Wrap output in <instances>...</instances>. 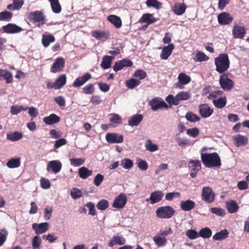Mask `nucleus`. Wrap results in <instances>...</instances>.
Listing matches in <instances>:
<instances>
[{
	"mask_svg": "<svg viewBox=\"0 0 249 249\" xmlns=\"http://www.w3.org/2000/svg\"><path fill=\"white\" fill-rule=\"evenodd\" d=\"M216 71L222 73L228 70L230 66V60L227 53H221L214 58Z\"/></svg>",
	"mask_w": 249,
	"mask_h": 249,
	"instance_id": "2",
	"label": "nucleus"
},
{
	"mask_svg": "<svg viewBox=\"0 0 249 249\" xmlns=\"http://www.w3.org/2000/svg\"><path fill=\"white\" fill-rule=\"evenodd\" d=\"M229 232L226 229L216 233L213 237L214 241H219L226 239L229 235Z\"/></svg>",
	"mask_w": 249,
	"mask_h": 249,
	"instance_id": "34",
	"label": "nucleus"
},
{
	"mask_svg": "<svg viewBox=\"0 0 249 249\" xmlns=\"http://www.w3.org/2000/svg\"><path fill=\"white\" fill-rule=\"evenodd\" d=\"M32 229L35 231L36 234H41L45 232L49 229V224L47 222L40 224L34 223L32 225Z\"/></svg>",
	"mask_w": 249,
	"mask_h": 249,
	"instance_id": "21",
	"label": "nucleus"
},
{
	"mask_svg": "<svg viewBox=\"0 0 249 249\" xmlns=\"http://www.w3.org/2000/svg\"><path fill=\"white\" fill-rule=\"evenodd\" d=\"M27 107H24L22 106H13L10 107V111L12 114L17 115L23 110H26Z\"/></svg>",
	"mask_w": 249,
	"mask_h": 249,
	"instance_id": "48",
	"label": "nucleus"
},
{
	"mask_svg": "<svg viewBox=\"0 0 249 249\" xmlns=\"http://www.w3.org/2000/svg\"><path fill=\"white\" fill-rule=\"evenodd\" d=\"M133 164L132 160L127 158L123 159L121 162V166L125 169H131L133 167Z\"/></svg>",
	"mask_w": 249,
	"mask_h": 249,
	"instance_id": "49",
	"label": "nucleus"
},
{
	"mask_svg": "<svg viewBox=\"0 0 249 249\" xmlns=\"http://www.w3.org/2000/svg\"><path fill=\"white\" fill-rule=\"evenodd\" d=\"M127 200L126 195L124 193H121L114 199L112 207L116 209H122L125 205Z\"/></svg>",
	"mask_w": 249,
	"mask_h": 249,
	"instance_id": "9",
	"label": "nucleus"
},
{
	"mask_svg": "<svg viewBox=\"0 0 249 249\" xmlns=\"http://www.w3.org/2000/svg\"><path fill=\"white\" fill-rule=\"evenodd\" d=\"M20 164V159L19 158H13L8 161L6 163V166L9 168H15L19 167Z\"/></svg>",
	"mask_w": 249,
	"mask_h": 249,
	"instance_id": "37",
	"label": "nucleus"
},
{
	"mask_svg": "<svg viewBox=\"0 0 249 249\" xmlns=\"http://www.w3.org/2000/svg\"><path fill=\"white\" fill-rule=\"evenodd\" d=\"M95 91L94 85L89 84L85 86L82 89V92L85 94H92Z\"/></svg>",
	"mask_w": 249,
	"mask_h": 249,
	"instance_id": "52",
	"label": "nucleus"
},
{
	"mask_svg": "<svg viewBox=\"0 0 249 249\" xmlns=\"http://www.w3.org/2000/svg\"><path fill=\"white\" fill-rule=\"evenodd\" d=\"M202 199L207 203H212L215 199V194L210 187H204L202 190Z\"/></svg>",
	"mask_w": 249,
	"mask_h": 249,
	"instance_id": "6",
	"label": "nucleus"
},
{
	"mask_svg": "<svg viewBox=\"0 0 249 249\" xmlns=\"http://www.w3.org/2000/svg\"><path fill=\"white\" fill-rule=\"evenodd\" d=\"M126 242L125 238L119 236H114L112 239L108 243V246L110 247H113L115 245H122Z\"/></svg>",
	"mask_w": 249,
	"mask_h": 249,
	"instance_id": "31",
	"label": "nucleus"
},
{
	"mask_svg": "<svg viewBox=\"0 0 249 249\" xmlns=\"http://www.w3.org/2000/svg\"><path fill=\"white\" fill-rule=\"evenodd\" d=\"M92 173V170H89L86 167H82L78 170V175L80 178L86 179L91 176Z\"/></svg>",
	"mask_w": 249,
	"mask_h": 249,
	"instance_id": "33",
	"label": "nucleus"
},
{
	"mask_svg": "<svg viewBox=\"0 0 249 249\" xmlns=\"http://www.w3.org/2000/svg\"><path fill=\"white\" fill-rule=\"evenodd\" d=\"M164 194L161 191H156L151 193L150 197L147 198V202L150 201L151 204L158 203L162 200Z\"/></svg>",
	"mask_w": 249,
	"mask_h": 249,
	"instance_id": "16",
	"label": "nucleus"
},
{
	"mask_svg": "<svg viewBox=\"0 0 249 249\" xmlns=\"http://www.w3.org/2000/svg\"><path fill=\"white\" fill-rule=\"evenodd\" d=\"M91 35L93 37L99 40H106L110 37L108 31L95 30L92 32Z\"/></svg>",
	"mask_w": 249,
	"mask_h": 249,
	"instance_id": "17",
	"label": "nucleus"
},
{
	"mask_svg": "<svg viewBox=\"0 0 249 249\" xmlns=\"http://www.w3.org/2000/svg\"><path fill=\"white\" fill-rule=\"evenodd\" d=\"M151 109L157 111L161 108H168V106L161 98L156 97L151 100L149 102Z\"/></svg>",
	"mask_w": 249,
	"mask_h": 249,
	"instance_id": "7",
	"label": "nucleus"
},
{
	"mask_svg": "<svg viewBox=\"0 0 249 249\" xmlns=\"http://www.w3.org/2000/svg\"><path fill=\"white\" fill-rule=\"evenodd\" d=\"M0 77H3L7 84L11 83L13 81L12 73L6 70L0 69Z\"/></svg>",
	"mask_w": 249,
	"mask_h": 249,
	"instance_id": "32",
	"label": "nucleus"
},
{
	"mask_svg": "<svg viewBox=\"0 0 249 249\" xmlns=\"http://www.w3.org/2000/svg\"><path fill=\"white\" fill-rule=\"evenodd\" d=\"M213 112V109L211 108L207 104H202L199 106V112L204 118L210 117Z\"/></svg>",
	"mask_w": 249,
	"mask_h": 249,
	"instance_id": "18",
	"label": "nucleus"
},
{
	"mask_svg": "<svg viewBox=\"0 0 249 249\" xmlns=\"http://www.w3.org/2000/svg\"><path fill=\"white\" fill-rule=\"evenodd\" d=\"M219 84L222 89L224 90H230L234 86V82L232 80L228 78V74L224 73L220 76Z\"/></svg>",
	"mask_w": 249,
	"mask_h": 249,
	"instance_id": "5",
	"label": "nucleus"
},
{
	"mask_svg": "<svg viewBox=\"0 0 249 249\" xmlns=\"http://www.w3.org/2000/svg\"><path fill=\"white\" fill-rule=\"evenodd\" d=\"M188 168L194 172H198L201 168V162L198 160H190L188 164Z\"/></svg>",
	"mask_w": 249,
	"mask_h": 249,
	"instance_id": "29",
	"label": "nucleus"
},
{
	"mask_svg": "<svg viewBox=\"0 0 249 249\" xmlns=\"http://www.w3.org/2000/svg\"><path fill=\"white\" fill-rule=\"evenodd\" d=\"M41 243V239L39 236H34L33 238L32 243L33 249H39L40 247Z\"/></svg>",
	"mask_w": 249,
	"mask_h": 249,
	"instance_id": "55",
	"label": "nucleus"
},
{
	"mask_svg": "<svg viewBox=\"0 0 249 249\" xmlns=\"http://www.w3.org/2000/svg\"><path fill=\"white\" fill-rule=\"evenodd\" d=\"M71 196L72 198L76 199L82 196V193L80 189L73 188L71 192Z\"/></svg>",
	"mask_w": 249,
	"mask_h": 249,
	"instance_id": "54",
	"label": "nucleus"
},
{
	"mask_svg": "<svg viewBox=\"0 0 249 249\" xmlns=\"http://www.w3.org/2000/svg\"><path fill=\"white\" fill-rule=\"evenodd\" d=\"M106 140L109 143H121L124 141L122 135L115 133H108L106 135Z\"/></svg>",
	"mask_w": 249,
	"mask_h": 249,
	"instance_id": "13",
	"label": "nucleus"
},
{
	"mask_svg": "<svg viewBox=\"0 0 249 249\" xmlns=\"http://www.w3.org/2000/svg\"><path fill=\"white\" fill-rule=\"evenodd\" d=\"M233 18L231 15L227 12H222L217 17L218 23L222 25L230 24L233 21Z\"/></svg>",
	"mask_w": 249,
	"mask_h": 249,
	"instance_id": "11",
	"label": "nucleus"
},
{
	"mask_svg": "<svg viewBox=\"0 0 249 249\" xmlns=\"http://www.w3.org/2000/svg\"><path fill=\"white\" fill-rule=\"evenodd\" d=\"M212 234L211 230L207 227L202 228L198 232V236L203 238H209Z\"/></svg>",
	"mask_w": 249,
	"mask_h": 249,
	"instance_id": "41",
	"label": "nucleus"
},
{
	"mask_svg": "<svg viewBox=\"0 0 249 249\" xmlns=\"http://www.w3.org/2000/svg\"><path fill=\"white\" fill-rule=\"evenodd\" d=\"M186 9V5L181 2L176 3L173 7V11L177 15H181L183 14Z\"/></svg>",
	"mask_w": 249,
	"mask_h": 249,
	"instance_id": "25",
	"label": "nucleus"
},
{
	"mask_svg": "<svg viewBox=\"0 0 249 249\" xmlns=\"http://www.w3.org/2000/svg\"><path fill=\"white\" fill-rule=\"evenodd\" d=\"M50 3L52 11L55 14H58L61 11V6L58 0H48Z\"/></svg>",
	"mask_w": 249,
	"mask_h": 249,
	"instance_id": "38",
	"label": "nucleus"
},
{
	"mask_svg": "<svg viewBox=\"0 0 249 249\" xmlns=\"http://www.w3.org/2000/svg\"><path fill=\"white\" fill-rule=\"evenodd\" d=\"M145 147L147 150L150 152H154L158 149V146L155 144H153L150 140L147 141L145 144Z\"/></svg>",
	"mask_w": 249,
	"mask_h": 249,
	"instance_id": "60",
	"label": "nucleus"
},
{
	"mask_svg": "<svg viewBox=\"0 0 249 249\" xmlns=\"http://www.w3.org/2000/svg\"><path fill=\"white\" fill-rule=\"evenodd\" d=\"M62 164L59 160H53L48 162L47 166L48 172L52 171L54 174H57L62 169Z\"/></svg>",
	"mask_w": 249,
	"mask_h": 249,
	"instance_id": "12",
	"label": "nucleus"
},
{
	"mask_svg": "<svg viewBox=\"0 0 249 249\" xmlns=\"http://www.w3.org/2000/svg\"><path fill=\"white\" fill-rule=\"evenodd\" d=\"M28 20L34 24L37 23V26L44 24L46 22L45 16L41 11H35L28 13Z\"/></svg>",
	"mask_w": 249,
	"mask_h": 249,
	"instance_id": "3",
	"label": "nucleus"
},
{
	"mask_svg": "<svg viewBox=\"0 0 249 249\" xmlns=\"http://www.w3.org/2000/svg\"><path fill=\"white\" fill-rule=\"evenodd\" d=\"M22 137L21 133L18 132H15L7 134V139L11 141H17L21 139Z\"/></svg>",
	"mask_w": 249,
	"mask_h": 249,
	"instance_id": "46",
	"label": "nucleus"
},
{
	"mask_svg": "<svg viewBox=\"0 0 249 249\" xmlns=\"http://www.w3.org/2000/svg\"><path fill=\"white\" fill-rule=\"evenodd\" d=\"M133 76L138 78L139 80H142L146 77L147 74L146 72L142 70H137L135 71Z\"/></svg>",
	"mask_w": 249,
	"mask_h": 249,
	"instance_id": "56",
	"label": "nucleus"
},
{
	"mask_svg": "<svg viewBox=\"0 0 249 249\" xmlns=\"http://www.w3.org/2000/svg\"><path fill=\"white\" fill-rule=\"evenodd\" d=\"M232 34L235 38H243L246 34V29L243 26L234 23L232 29Z\"/></svg>",
	"mask_w": 249,
	"mask_h": 249,
	"instance_id": "8",
	"label": "nucleus"
},
{
	"mask_svg": "<svg viewBox=\"0 0 249 249\" xmlns=\"http://www.w3.org/2000/svg\"><path fill=\"white\" fill-rule=\"evenodd\" d=\"M108 202L105 199L100 200L97 204L96 207L98 210H105L108 207Z\"/></svg>",
	"mask_w": 249,
	"mask_h": 249,
	"instance_id": "57",
	"label": "nucleus"
},
{
	"mask_svg": "<svg viewBox=\"0 0 249 249\" xmlns=\"http://www.w3.org/2000/svg\"><path fill=\"white\" fill-rule=\"evenodd\" d=\"M185 117L188 121L191 122H196L200 120V118L199 116L191 112H188Z\"/></svg>",
	"mask_w": 249,
	"mask_h": 249,
	"instance_id": "53",
	"label": "nucleus"
},
{
	"mask_svg": "<svg viewBox=\"0 0 249 249\" xmlns=\"http://www.w3.org/2000/svg\"><path fill=\"white\" fill-rule=\"evenodd\" d=\"M13 14L8 11L0 12V21H9L11 20Z\"/></svg>",
	"mask_w": 249,
	"mask_h": 249,
	"instance_id": "45",
	"label": "nucleus"
},
{
	"mask_svg": "<svg viewBox=\"0 0 249 249\" xmlns=\"http://www.w3.org/2000/svg\"><path fill=\"white\" fill-rule=\"evenodd\" d=\"M186 235L191 240L196 239L199 237L198 232L194 230H189L186 231Z\"/></svg>",
	"mask_w": 249,
	"mask_h": 249,
	"instance_id": "58",
	"label": "nucleus"
},
{
	"mask_svg": "<svg viewBox=\"0 0 249 249\" xmlns=\"http://www.w3.org/2000/svg\"><path fill=\"white\" fill-rule=\"evenodd\" d=\"M178 82L175 84V86L177 88L182 89L184 87V85L189 83L191 81V78L189 75H186L183 72L179 74L178 76Z\"/></svg>",
	"mask_w": 249,
	"mask_h": 249,
	"instance_id": "15",
	"label": "nucleus"
},
{
	"mask_svg": "<svg viewBox=\"0 0 249 249\" xmlns=\"http://www.w3.org/2000/svg\"><path fill=\"white\" fill-rule=\"evenodd\" d=\"M104 177L101 174H98L94 178L93 183L94 185L98 187L104 180Z\"/></svg>",
	"mask_w": 249,
	"mask_h": 249,
	"instance_id": "62",
	"label": "nucleus"
},
{
	"mask_svg": "<svg viewBox=\"0 0 249 249\" xmlns=\"http://www.w3.org/2000/svg\"><path fill=\"white\" fill-rule=\"evenodd\" d=\"M8 234V231L5 230H1L0 231V247H1L6 240Z\"/></svg>",
	"mask_w": 249,
	"mask_h": 249,
	"instance_id": "64",
	"label": "nucleus"
},
{
	"mask_svg": "<svg viewBox=\"0 0 249 249\" xmlns=\"http://www.w3.org/2000/svg\"><path fill=\"white\" fill-rule=\"evenodd\" d=\"M44 123L47 125H52L60 122V118L55 114H51L49 116L43 119Z\"/></svg>",
	"mask_w": 249,
	"mask_h": 249,
	"instance_id": "26",
	"label": "nucleus"
},
{
	"mask_svg": "<svg viewBox=\"0 0 249 249\" xmlns=\"http://www.w3.org/2000/svg\"><path fill=\"white\" fill-rule=\"evenodd\" d=\"M55 37L52 35H43L42 37V43L45 48L48 47L51 43L55 41Z\"/></svg>",
	"mask_w": 249,
	"mask_h": 249,
	"instance_id": "35",
	"label": "nucleus"
},
{
	"mask_svg": "<svg viewBox=\"0 0 249 249\" xmlns=\"http://www.w3.org/2000/svg\"><path fill=\"white\" fill-rule=\"evenodd\" d=\"M107 20L117 29H119L122 27V20L120 17L116 15H110L108 16Z\"/></svg>",
	"mask_w": 249,
	"mask_h": 249,
	"instance_id": "22",
	"label": "nucleus"
},
{
	"mask_svg": "<svg viewBox=\"0 0 249 249\" xmlns=\"http://www.w3.org/2000/svg\"><path fill=\"white\" fill-rule=\"evenodd\" d=\"M226 207L230 213L236 212L239 208L237 203L234 200H230L226 202Z\"/></svg>",
	"mask_w": 249,
	"mask_h": 249,
	"instance_id": "30",
	"label": "nucleus"
},
{
	"mask_svg": "<svg viewBox=\"0 0 249 249\" xmlns=\"http://www.w3.org/2000/svg\"><path fill=\"white\" fill-rule=\"evenodd\" d=\"M91 75L89 73H87L82 76L78 77L74 81L72 86L75 88H80L91 79Z\"/></svg>",
	"mask_w": 249,
	"mask_h": 249,
	"instance_id": "19",
	"label": "nucleus"
},
{
	"mask_svg": "<svg viewBox=\"0 0 249 249\" xmlns=\"http://www.w3.org/2000/svg\"><path fill=\"white\" fill-rule=\"evenodd\" d=\"M137 165L139 169L142 171H145L148 168L147 163L141 159H138L137 160Z\"/></svg>",
	"mask_w": 249,
	"mask_h": 249,
	"instance_id": "59",
	"label": "nucleus"
},
{
	"mask_svg": "<svg viewBox=\"0 0 249 249\" xmlns=\"http://www.w3.org/2000/svg\"><path fill=\"white\" fill-rule=\"evenodd\" d=\"M178 103L180 101L187 100L190 98L191 95L187 91H180L176 95Z\"/></svg>",
	"mask_w": 249,
	"mask_h": 249,
	"instance_id": "47",
	"label": "nucleus"
},
{
	"mask_svg": "<svg viewBox=\"0 0 249 249\" xmlns=\"http://www.w3.org/2000/svg\"><path fill=\"white\" fill-rule=\"evenodd\" d=\"M166 101L170 105L178 106V105L176 96L174 97L173 95L170 94L166 97Z\"/></svg>",
	"mask_w": 249,
	"mask_h": 249,
	"instance_id": "61",
	"label": "nucleus"
},
{
	"mask_svg": "<svg viewBox=\"0 0 249 249\" xmlns=\"http://www.w3.org/2000/svg\"><path fill=\"white\" fill-rule=\"evenodd\" d=\"M146 4L149 7H152L158 9L160 8L162 3L158 0H147Z\"/></svg>",
	"mask_w": 249,
	"mask_h": 249,
	"instance_id": "50",
	"label": "nucleus"
},
{
	"mask_svg": "<svg viewBox=\"0 0 249 249\" xmlns=\"http://www.w3.org/2000/svg\"><path fill=\"white\" fill-rule=\"evenodd\" d=\"M157 20V19L153 17V14L146 13L142 15L139 22L141 23H146L148 25H150L155 23Z\"/></svg>",
	"mask_w": 249,
	"mask_h": 249,
	"instance_id": "28",
	"label": "nucleus"
},
{
	"mask_svg": "<svg viewBox=\"0 0 249 249\" xmlns=\"http://www.w3.org/2000/svg\"><path fill=\"white\" fill-rule=\"evenodd\" d=\"M126 86L129 89H133L140 85L141 82L139 80L134 78H130L125 82Z\"/></svg>",
	"mask_w": 249,
	"mask_h": 249,
	"instance_id": "44",
	"label": "nucleus"
},
{
	"mask_svg": "<svg viewBox=\"0 0 249 249\" xmlns=\"http://www.w3.org/2000/svg\"><path fill=\"white\" fill-rule=\"evenodd\" d=\"M186 133L187 135L192 137L196 138L199 135V130L198 128L194 127L187 129L186 131Z\"/></svg>",
	"mask_w": 249,
	"mask_h": 249,
	"instance_id": "63",
	"label": "nucleus"
},
{
	"mask_svg": "<svg viewBox=\"0 0 249 249\" xmlns=\"http://www.w3.org/2000/svg\"><path fill=\"white\" fill-rule=\"evenodd\" d=\"M232 140L234 144L236 147L245 146L248 143L249 139L247 136L238 134L233 136Z\"/></svg>",
	"mask_w": 249,
	"mask_h": 249,
	"instance_id": "20",
	"label": "nucleus"
},
{
	"mask_svg": "<svg viewBox=\"0 0 249 249\" xmlns=\"http://www.w3.org/2000/svg\"><path fill=\"white\" fill-rule=\"evenodd\" d=\"M66 83V75L65 74H61L55 80L54 84L57 89H58L63 87L65 85Z\"/></svg>",
	"mask_w": 249,
	"mask_h": 249,
	"instance_id": "39",
	"label": "nucleus"
},
{
	"mask_svg": "<svg viewBox=\"0 0 249 249\" xmlns=\"http://www.w3.org/2000/svg\"><path fill=\"white\" fill-rule=\"evenodd\" d=\"M113 58V57L108 55L104 56L101 64V67L105 70L110 68Z\"/></svg>",
	"mask_w": 249,
	"mask_h": 249,
	"instance_id": "36",
	"label": "nucleus"
},
{
	"mask_svg": "<svg viewBox=\"0 0 249 249\" xmlns=\"http://www.w3.org/2000/svg\"><path fill=\"white\" fill-rule=\"evenodd\" d=\"M195 202L189 199L181 201L180 204L181 209L184 211H190L193 210L195 207Z\"/></svg>",
	"mask_w": 249,
	"mask_h": 249,
	"instance_id": "27",
	"label": "nucleus"
},
{
	"mask_svg": "<svg viewBox=\"0 0 249 249\" xmlns=\"http://www.w3.org/2000/svg\"><path fill=\"white\" fill-rule=\"evenodd\" d=\"M143 116L141 114H136L131 116L128 121V124L131 126H138L142 121Z\"/></svg>",
	"mask_w": 249,
	"mask_h": 249,
	"instance_id": "23",
	"label": "nucleus"
},
{
	"mask_svg": "<svg viewBox=\"0 0 249 249\" xmlns=\"http://www.w3.org/2000/svg\"><path fill=\"white\" fill-rule=\"evenodd\" d=\"M213 103L215 107L222 108L224 107L227 103V99L225 97H220L218 99L213 100Z\"/></svg>",
	"mask_w": 249,
	"mask_h": 249,
	"instance_id": "40",
	"label": "nucleus"
},
{
	"mask_svg": "<svg viewBox=\"0 0 249 249\" xmlns=\"http://www.w3.org/2000/svg\"><path fill=\"white\" fill-rule=\"evenodd\" d=\"M65 61L63 57H58L53 64L51 68V72L56 73L61 71L64 68Z\"/></svg>",
	"mask_w": 249,
	"mask_h": 249,
	"instance_id": "10",
	"label": "nucleus"
},
{
	"mask_svg": "<svg viewBox=\"0 0 249 249\" xmlns=\"http://www.w3.org/2000/svg\"><path fill=\"white\" fill-rule=\"evenodd\" d=\"M174 49V45L172 43L169 44L168 46L164 47L160 53V58L164 60L167 59L171 54Z\"/></svg>",
	"mask_w": 249,
	"mask_h": 249,
	"instance_id": "24",
	"label": "nucleus"
},
{
	"mask_svg": "<svg viewBox=\"0 0 249 249\" xmlns=\"http://www.w3.org/2000/svg\"><path fill=\"white\" fill-rule=\"evenodd\" d=\"M201 159L203 164L206 167H219L221 165L220 158L216 152L212 153H201Z\"/></svg>",
	"mask_w": 249,
	"mask_h": 249,
	"instance_id": "1",
	"label": "nucleus"
},
{
	"mask_svg": "<svg viewBox=\"0 0 249 249\" xmlns=\"http://www.w3.org/2000/svg\"><path fill=\"white\" fill-rule=\"evenodd\" d=\"M85 159L82 158H71L70 159V163L74 167L79 166L85 162Z\"/></svg>",
	"mask_w": 249,
	"mask_h": 249,
	"instance_id": "51",
	"label": "nucleus"
},
{
	"mask_svg": "<svg viewBox=\"0 0 249 249\" xmlns=\"http://www.w3.org/2000/svg\"><path fill=\"white\" fill-rule=\"evenodd\" d=\"M153 240L156 245L158 247L164 246L167 243L166 239L159 234L155 235L153 237Z\"/></svg>",
	"mask_w": 249,
	"mask_h": 249,
	"instance_id": "42",
	"label": "nucleus"
},
{
	"mask_svg": "<svg viewBox=\"0 0 249 249\" xmlns=\"http://www.w3.org/2000/svg\"><path fill=\"white\" fill-rule=\"evenodd\" d=\"M175 210L170 206H165L158 208L156 211V216L160 218L169 219L175 214Z\"/></svg>",
	"mask_w": 249,
	"mask_h": 249,
	"instance_id": "4",
	"label": "nucleus"
},
{
	"mask_svg": "<svg viewBox=\"0 0 249 249\" xmlns=\"http://www.w3.org/2000/svg\"><path fill=\"white\" fill-rule=\"evenodd\" d=\"M209 59V57L206 55L205 53L202 52L198 51L196 53L194 60L196 62H203L207 61Z\"/></svg>",
	"mask_w": 249,
	"mask_h": 249,
	"instance_id": "43",
	"label": "nucleus"
},
{
	"mask_svg": "<svg viewBox=\"0 0 249 249\" xmlns=\"http://www.w3.org/2000/svg\"><path fill=\"white\" fill-rule=\"evenodd\" d=\"M1 29L3 32L6 34H15L23 31V29L20 27L13 23H8L6 25L3 26Z\"/></svg>",
	"mask_w": 249,
	"mask_h": 249,
	"instance_id": "14",
	"label": "nucleus"
}]
</instances>
